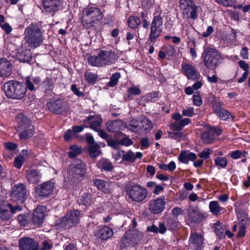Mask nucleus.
Instances as JSON below:
<instances>
[{
    "instance_id": "55",
    "label": "nucleus",
    "mask_w": 250,
    "mask_h": 250,
    "mask_svg": "<svg viewBox=\"0 0 250 250\" xmlns=\"http://www.w3.org/2000/svg\"><path fill=\"white\" fill-rule=\"evenodd\" d=\"M162 49L165 50L166 54L168 56L172 57L175 53V49L173 46L170 45H165L162 47Z\"/></svg>"
},
{
    "instance_id": "53",
    "label": "nucleus",
    "mask_w": 250,
    "mask_h": 250,
    "mask_svg": "<svg viewBox=\"0 0 250 250\" xmlns=\"http://www.w3.org/2000/svg\"><path fill=\"white\" fill-rule=\"evenodd\" d=\"M179 222L177 218L169 219L167 222V228L172 230H176L178 226Z\"/></svg>"
},
{
    "instance_id": "61",
    "label": "nucleus",
    "mask_w": 250,
    "mask_h": 250,
    "mask_svg": "<svg viewBox=\"0 0 250 250\" xmlns=\"http://www.w3.org/2000/svg\"><path fill=\"white\" fill-rule=\"evenodd\" d=\"M211 150L209 148L204 149L199 154V157L201 158L207 159L210 157Z\"/></svg>"
},
{
    "instance_id": "8",
    "label": "nucleus",
    "mask_w": 250,
    "mask_h": 250,
    "mask_svg": "<svg viewBox=\"0 0 250 250\" xmlns=\"http://www.w3.org/2000/svg\"><path fill=\"white\" fill-rule=\"evenodd\" d=\"M102 14L99 8L91 6L85 10L82 22L85 27L89 28L93 26L94 23L102 19Z\"/></svg>"
},
{
    "instance_id": "36",
    "label": "nucleus",
    "mask_w": 250,
    "mask_h": 250,
    "mask_svg": "<svg viewBox=\"0 0 250 250\" xmlns=\"http://www.w3.org/2000/svg\"><path fill=\"white\" fill-rule=\"evenodd\" d=\"M88 151L89 155L91 158H96L101 153L100 147L97 144L89 145Z\"/></svg>"
},
{
    "instance_id": "37",
    "label": "nucleus",
    "mask_w": 250,
    "mask_h": 250,
    "mask_svg": "<svg viewBox=\"0 0 250 250\" xmlns=\"http://www.w3.org/2000/svg\"><path fill=\"white\" fill-rule=\"evenodd\" d=\"M121 123L118 121H111L106 124V129L109 132H116L121 129Z\"/></svg>"
},
{
    "instance_id": "41",
    "label": "nucleus",
    "mask_w": 250,
    "mask_h": 250,
    "mask_svg": "<svg viewBox=\"0 0 250 250\" xmlns=\"http://www.w3.org/2000/svg\"><path fill=\"white\" fill-rule=\"evenodd\" d=\"M163 18L160 14L154 16L153 18L152 21L151 23V27L162 29V26L163 25Z\"/></svg>"
},
{
    "instance_id": "38",
    "label": "nucleus",
    "mask_w": 250,
    "mask_h": 250,
    "mask_svg": "<svg viewBox=\"0 0 250 250\" xmlns=\"http://www.w3.org/2000/svg\"><path fill=\"white\" fill-rule=\"evenodd\" d=\"M209 208L210 211L215 215L219 214L223 209V208L219 206V203L216 201H212L209 203Z\"/></svg>"
},
{
    "instance_id": "54",
    "label": "nucleus",
    "mask_w": 250,
    "mask_h": 250,
    "mask_svg": "<svg viewBox=\"0 0 250 250\" xmlns=\"http://www.w3.org/2000/svg\"><path fill=\"white\" fill-rule=\"evenodd\" d=\"M25 161V158L23 156L20 154L17 156L14 160V166L17 168L20 169L22 166Z\"/></svg>"
},
{
    "instance_id": "4",
    "label": "nucleus",
    "mask_w": 250,
    "mask_h": 250,
    "mask_svg": "<svg viewBox=\"0 0 250 250\" xmlns=\"http://www.w3.org/2000/svg\"><path fill=\"white\" fill-rule=\"evenodd\" d=\"M179 8L183 19L195 20L198 18L199 7L194 0H179Z\"/></svg>"
},
{
    "instance_id": "48",
    "label": "nucleus",
    "mask_w": 250,
    "mask_h": 250,
    "mask_svg": "<svg viewBox=\"0 0 250 250\" xmlns=\"http://www.w3.org/2000/svg\"><path fill=\"white\" fill-rule=\"evenodd\" d=\"M84 78L88 83L93 84L96 83L98 76L94 73L86 71L84 74Z\"/></svg>"
},
{
    "instance_id": "22",
    "label": "nucleus",
    "mask_w": 250,
    "mask_h": 250,
    "mask_svg": "<svg viewBox=\"0 0 250 250\" xmlns=\"http://www.w3.org/2000/svg\"><path fill=\"white\" fill-rule=\"evenodd\" d=\"M54 183L50 181L44 182L40 185L37 193L40 196L46 197L52 192Z\"/></svg>"
},
{
    "instance_id": "45",
    "label": "nucleus",
    "mask_w": 250,
    "mask_h": 250,
    "mask_svg": "<svg viewBox=\"0 0 250 250\" xmlns=\"http://www.w3.org/2000/svg\"><path fill=\"white\" fill-rule=\"evenodd\" d=\"M162 29H159L150 27V34L149 36L148 40L153 43L155 42L157 39L159 37Z\"/></svg>"
},
{
    "instance_id": "1",
    "label": "nucleus",
    "mask_w": 250,
    "mask_h": 250,
    "mask_svg": "<svg viewBox=\"0 0 250 250\" xmlns=\"http://www.w3.org/2000/svg\"><path fill=\"white\" fill-rule=\"evenodd\" d=\"M24 36L25 42L31 48L39 47L43 40L42 30L36 23H31L25 28Z\"/></svg>"
},
{
    "instance_id": "50",
    "label": "nucleus",
    "mask_w": 250,
    "mask_h": 250,
    "mask_svg": "<svg viewBox=\"0 0 250 250\" xmlns=\"http://www.w3.org/2000/svg\"><path fill=\"white\" fill-rule=\"evenodd\" d=\"M220 119L223 121L232 120L233 117L228 110L224 109L218 115Z\"/></svg>"
},
{
    "instance_id": "57",
    "label": "nucleus",
    "mask_w": 250,
    "mask_h": 250,
    "mask_svg": "<svg viewBox=\"0 0 250 250\" xmlns=\"http://www.w3.org/2000/svg\"><path fill=\"white\" fill-rule=\"evenodd\" d=\"M141 93V89L136 86H132L127 90L128 97H130L132 95H139Z\"/></svg>"
},
{
    "instance_id": "21",
    "label": "nucleus",
    "mask_w": 250,
    "mask_h": 250,
    "mask_svg": "<svg viewBox=\"0 0 250 250\" xmlns=\"http://www.w3.org/2000/svg\"><path fill=\"white\" fill-rule=\"evenodd\" d=\"M42 177L41 172L36 169H29L26 170V178L30 184H37L40 182Z\"/></svg>"
},
{
    "instance_id": "17",
    "label": "nucleus",
    "mask_w": 250,
    "mask_h": 250,
    "mask_svg": "<svg viewBox=\"0 0 250 250\" xmlns=\"http://www.w3.org/2000/svg\"><path fill=\"white\" fill-rule=\"evenodd\" d=\"M20 250H40L39 243L29 237H23L19 241Z\"/></svg>"
},
{
    "instance_id": "15",
    "label": "nucleus",
    "mask_w": 250,
    "mask_h": 250,
    "mask_svg": "<svg viewBox=\"0 0 250 250\" xmlns=\"http://www.w3.org/2000/svg\"><path fill=\"white\" fill-rule=\"evenodd\" d=\"M21 210V208L19 206L13 207L11 204H7L0 211V219L2 221H9L14 213Z\"/></svg>"
},
{
    "instance_id": "28",
    "label": "nucleus",
    "mask_w": 250,
    "mask_h": 250,
    "mask_svg": "<svg viewBox=\"0 0 250 250\" xmlns=\"http://www.w3.org/2000/svg\"><path fill=\"white\" fill-rule=\"evenodd\" d=\"M94 184L97 188L103 192L104 193L111 192V188L110 184L108 182L100 179H96L94 180Z\"/></svg>"
},
{
    "instance_id": "60",
    "label": "nucleus",
    "mask_w": 250,
    "mask_h": 250,
    "mask_svg": "<svg viewBox=\"0 0 250 250\" xmlns=\"http://www.w3.org/2000/svg\"><path fill=\"white\" fill-rule=\"evenodd\" d=\"M120 144L125 146H129L133 144V142L129 138V137L125 136L120 141Z\"/></svg>"
},
{
    "instance_id": "13",
    "label": "nucleus",
    "mask_w": 250,
    "mask_h": 250,
    "mask_svg": "<svg viewBox=\"0 0 250 250\" xmlns=\"http://www.w3.org/2000/svg\"><path fill=\"white\" fill-rule=\"evenodd\" d=\"M166 204L165 197H159L150 202L148 208L151 213L159 214L164 210Z\"/></svg>"
},
{
    "instance_id": "6",
    "label": "nucleus",
    "mask_w": 250,
    "mask_h": 250,
    "mask_svg": "<svg viewBox=\"0 0 250 250\" xmlns=\"http://www.w3.org/2000/svg\"><path fill=\"white\" fill-rule=\"evenodd\" d=\"M126 194L132 202L141 203L145 201L148 196L146 188L138 184L130 185L126 188Z\"/></svg>"
},
{
    "instance_id": "40",
    "label": "nucleus",
    "mask_w": 250,
    "mask_h": 250,
    "mask_svg": "<svg viewBox=\"0 0 250 250\" xmlns=\"http://www.w3.org/2000/svg\"><path fill=\"white\" fill-rule=\"evenodd\" d=\"M128 26L133 29H136L141 24V20L137 16H130L127 20Z\"/></svg>"
},
{
    "instance_id": "18",
    "label": "nucleus",
    "mask_w": 250,
    "mask_h": 250,
    "mask_svg": "<svg viewBox=\"0 0 250 250\" xmlns=\"http://www.w3.org/2000/svg\"><path fill=\"white\" fill-rule=\"evenodd\" d=\"M100 52L103 66L115 63L119 57L114 51L111 50H101Z\"/></svg>"
},
{
    "instance_id": "23",
    "label": "nucleus",
    "mask_w": 250,
    "mask_h": 250,
    "mask_svg": "<svg viewBox=\"0 0 250 250\" xmlns=\"http://www.w3.org/2000/svg\"><path fill=\"white\" fill-rule=\"evenodd\" d=\"M45 208L42 206H39L35 209L33 213L32 222L34 226H38L43 221Z\"/></svg>"
},
{
    "instance_id": "30",
    "label": "nucleus",
    "mask_w": 250,
    "mask_h": 250,
    "mask_svg": "<svg viewBox=\"0 0 250 250\" xmlns=\"http://www.w3.org/2000/svg\"><path fill=\"white\" fill-rule=\"evenodd\" d=\"M142 157L143 154L140 152L134 153L132 151L129 150L123 154L122 160L128 163H133L137 159H142Z\"/></svg>"
},
{
    "instance_id": "58",
    "label": "nucleus",
    "mask_w": 250,
    "mask_h": 250,
    "mask_svg": "<svg viewBox=\"0 0 250 250\" xmlns=\"http://www.w3.org/2000/svg\"><path fill=\"white\" fill-rule=\"evenodd\" d=\"M193 102L194 105L200 106L202 104V100L199 92H196L192 97Z\"/></svg>"
},
{
    "instance_id": "29",
    "label": "nucleus",
    "mask_w": 250,
    "mask_h": 250,
    "mask_svg": "<svg viewBox=\"0 0 250 250\" xmlns=\"http://www.w3.org/2000/svg\"><path fill=\"white\" fill-rule=\"evenodd\" d=\"M196 158V154L189 150L181 151L178 157L179 161L186 164H188L189 161H194Z\"/></svg>"
},
{
    "instance_id": "2",
    "label": "nucleus",
    "mask_w": 250,
    "mask_h": 250,
    "mask_svg": "<svg viewBox=\"0 0 250 250\" xmlns=\"http://www.w3.org/2000/svg\"><path fill=\"white\" fill-rule=\"evenodd\" d=\"M201 58L204 66L210 70H215L223 60V58L218 51L210 47L204 49Z\"/></svg>"
},
{
    "instance_id": "56",
    "label": "nucleus",
    "mask_w": 250,
    "mask_h": 250,
    "mask_svg": "<svg viewBox=\"0 0 250 250\" xmlns=\"http://www.w3.org/2000/svg\"><path fill=\"white\" fill-rule=\"evenodd\" d=\"M168 136L171 139L180 141L184 138V134L181 131H176L173 132H169Z\"/></svg>"
},
{
    "instance_id": "26",
    "label": "nucleus",
    "mask_w": 250,
    "mask_h": 250,
    "mask_svg": "<svg viewBox=\"0 0 250 250\" xmlns=\"http://www.w3.org/2000/svg\"><path fill=\"white\" fill-rule=\"evenodd\" d=\"M12 74V64L5 59L0 60V77L7 78Z\"/></svg>"
},
{
    "instance_id": "34",
    "label": "nucleus",
    "mask_w": 250,
    "mask_h": 250,
    "mask_svg": "<svg viewBox=\"0 0 250 250\" xmlns=\"http://www.w3.org/2000/svg\"><path fill=\"white\" fill-rule=\"evenodd\" d=\"M88 62L89 64L93 66L103 67V62L101 52L99 51L98 56H90L88 58Z\"/></svg>"
},
{
    "instance_id": "42",
    "label": "nucleus",
    "mask_w": 250,
    "mask_h": 250,
    "mask_svg": "<svg viewBox=\"0 0 250 250\" xmlns=\"http://www.w3.org/2000/svg\"><path fill=\"white\" fill-rule=\"evenodd\" d=\"M236 215L239 221L242 225H249L250 224V218L247 213L240 211L237 212Z\"/></svg>"
},
{
    "instance_id": "12",
    "label": "nucleus",
    "mask_w": 250,
    "mask_h": 250,
    "mask_svg": "<svg viewBox=\"0 0 250 250\" xmlns=\"http://www.w3.org/2000/svg\"><path fill=\"white\" fill-rule=\"evenodd\" d=\"M12 199L18 203H23L26 197L25 187L23 184H18L15 185L11 193Z\"/></svg>"
},
{
    "instance_id": "25",
    "label": "nucleus",
    "mask_w": 250,
    "mask_h": 250,
    "mask_svg": "<svg viewBox=\"0 0 250 250\" xmlns=\"http://www.w3.org/2000/svg\"><path fill=\"white\" fill-rule=\"evenodd\" d=\"M102 122V118L98 116H89L83 121L84 123L90 125V127L95 131H99Z\"/></svg>"
},
{
    "instance_id": "32",
    "label": "nucleus",
    "mask_w": 250,
    "mask_h": 250,
    "mask_svg": "<svg viewBox=\"0 0 250 250\" xmlns=\"http://www.w3.org/2000/svg\"><path fill=\"white\" fill-rule=\"evenodd\" d=\"M94 198L90 193H84L80 196L78 199L80 204L84 205L86 207L90 206L94 202Z\"/></svg>"
},
{
    "instance_id": "47",
    "label": "nucleus",
    "mask_w": 250,
    "mask_h": 250,
    "mask_svg": "<svg viewBox=\"0 0 250 250\" xmlns=\"http://www.w3.org/2000/svg\"><path fill=\"white\" fill-rule=\"evenodd\" d=\"M128 128L133 132L140 133V121L133 120H130L129 122Z\"/></svg>"
},
{
    "instance_id": "9",
    "label": "nucleus",
    "mask_w": 250,
    "mask_h": 250,
    "mask_svg": "<svg viewBox=\"0 0 250 250\" xmlns=\"http://www.w3.org/2000/svg\"><path fill=\"white\" fill-rule=\"evenodd\" d=\"M66 5L63 0H42V12L54 16L57 12L65 8Z\"/></svg>"
},
{
    "instance_id": "62",
    "label": "nucleus",
    "mask_w": 250,
    "mask_h": 250,
    "mask_svg": "<svg viewBox=\"0 0 250 250\" xmlns=\"http://www.w3.org/2000/svg\"><path fill=\"white\" fill-rule=\"evenodd\" d=\"M17 219L21 226H25L28 223V216L25 214L19 215Z\"/></svg>"
},
{
    "instance_id": "49",
    "label": "nucleus",
    "mask_w": 250,
    "mask_h": 250,
    "mask_svg": "<svg viewBox=\"0 0 250 250\" xmlns=\"http://www.w3.org/2000/svg\"><path fill=\"white\" fill-rule=\"evenodd\" d=\"M82 152V149L81 147L76 145L72 146L70 147L68 155L71 158H75L80 154Z\"/></svg>"
},
{
    "instance_id": "63",
    "label": "nucleus",
    "mask_w": 250,
    "mask_h": 250,
    "mask_svg": "<svg viewBox=\"0 0 250 250\" xmlns=\"http://www.w3.org/2000/svg\"><path fill=\"white\" fill-rule=\"evenodd\" d=\"M190 122V120L189 118L181 119L179 121L178 124L175 125L176 127L179 129H181L184 126L188 125Z\"/></svg>"
},
{
    "instance_id": "44",
    "label": "nucleus",
    "mask_w": 250,
    "mask_h": 250,
    "mask_svg": "<svg viewBox=\"0 0 250 250\" xmlns=\"http://www.w3.org/2000/svg\"><path fill=\"white\" fill-rule=\"evenodd\" d=\"M100 168L106 171H110L113 169L112 163L108 160L103 159L99 162Z\"/></svg>"
},
{
    "instance_id": "10",
    "label": "nucleus",
    "mask_w": 250,
    "mask_h": 250,
    "mask_svg": "<svg viewBox=\"0 0 250 250\" xmlns=\"http://www.w3.org/2000/svg\"><path fill=\"white\" fill-rule=\"evenodd\" d=\"M82 215L77 209L70 210L67 212L60 221V225L65 229L72 227L79 223Z\"/></svg>"
},
{
    "instance_id": "24",
    "label": "nucleus",
    "mask_w": 250,
    "mask_h": 250,
    "mask_svg": "<svg viewBox=\"0 0 250 250\" xmlns=\"http://www.w3.org/2000/svg\"><path fill=\"white\" fill-rule=\"evenodd\" d=\"M113 235V230L106 226H100L95 233V236L102 240H107Z\"/></svg>"
},
{
    "instance_id": "11",
    "label": "nucleus",
    "mask_w": 250,
    "mask_h": 250,
    "mask_svg": "<svg viewBox=\"0 0 250 250\" xmlns=\"http://www.w3.org/2000/svg\"><path fill=\"white\" fill-rule=\"evenodd\" d=\"M181 72L188 79L196 81L202 78L199 72L196 69L195 67L189 63L182 62Z\"/></svg>"
},
{
    "instance_id": "64",
    "label": "nucleus",
    "mask_w": 250,
    "mask_h": 250,
    "mask_svg": "<svg viewBox=\"0 0 250 250\" xmlns=\"http://www.w3.org/2000/svg\"><path fill=\"white\" fill-rule=\"evenodd\" d=\"M214 112L218 115L225 108L222 107V104L219 102L215 103L213 105Z\"/></svg>"
},
{
    "instance_id": "7",
    "label": "nucleus",
    "mask_w": 250,
    "mask_h": 250,
    "mask_svg": "<svg viewBox=\"0 0 250 250\" xmlns=\"http://www.w3.org/2000/svg\"><path fill=\"white\" fill-rule=\"evenodd\" d=\"M16 119L19 123L21 131L19 134L21 140H25L32 136L34 133V127L30 120L22 114H18Z\"/></svg>"
},
{
    "instance_id": "59",
    "label": "nucleus",
    "mask_w": 250,
    "mask_h": 250,
    "mask_svg": "<svg viewBox=\"0 0 250 250\" xmlns=\"http://www.w3.org/2000/svg\"><path fill=\"white\" fill-rule=\"evenodd\" d=\"M154 1L155 0H142V6L144 9L149 10L153 7Z\"/></svg>"
},
{
    "instance_id": "27",
    "label": "nucleus",
    "mask_w": 250,
    "mask_h": 250,
    "mask_svg": "<svg viewBox=\"0 0 250 250\" xmlns=\"http://www.w3.org/2000/svg\"><path fill=\"white\" fill-rule=\"evenodd\" d=\"M41 83V79L40 77H26L25 79L26 89L30 91H35L38 89Z\"/></svg>"
},
{
    "instance_id": "19",
    "label": "nucleus",
    "mask_w": 250,
    "mask_h": 250,
    "mask_svg": "<svg viewBox=\"0 0 250 250\" xmlns=\"http://www.w3.org/2000/svg\"><path fill=\"white\" fill-rule=\"evenodd\" d=\"M187 220L189 223H199L204 219L203 215L195 208H189L187 210Z\"/></svg>"
},
{
    "instance_id": "16",
    "label": "nucleus",
    "mask_w": 250,
    "mask_h": 250,
    "mask_svg": "<svg viewBox=\"0 0 250 250\" xmlns=\"http://www.w3.org/2000/svg\"><path fill=\"white\" fill-rule=\"evenodd\" d=\"M189 244L196 250H201L203 247V235L200 233L191 231L189 238Z\"/></svg>"
},
{
    "instance_id": "20",
    "label": "nucleus",
    "mask_w": 250,
    "mask_h": 250,
    "mask_svg": "<svg viewBox=\"0 0 250 250\" xmlns=\"http://www.w3.org/2000/svg\"><path fill=\"white\" fill-rule=\"evenodd\" d=\"M138 238L137 232L134 229H129L125 232L122 237L121 246L122 248L127 247L131 244L136 242Z\"/></svg>"
},
{
    "instance_id": "43",
    "label": "nucleus",
    "mask_w": 250,
    "mask_h": 250,
    "mask_svg": "<svg viewBox=\"0 0 250 250\" xmlns=\"http://www.w3.org/2000/svg\"><path fill=\"white\" fill-rule=\"evenodd\" d=\"M226 229V227L225 225L218 223L215 225L214 231L216 234L220 239H222L225 237V232Z\"/></svg>"
},
{
    "instance_id": "3",
    "label": "nucleus",
    "mask_w": 250,
    "mask_h": 250,
    "mask_svg": "<svg viewBox=\"0 0 250 250\" xmlns=\"http://www.w3.org/2000/svg\"><path fill=\"white\" fill-rule=\"evenodd\" d=\"M3 88L7 97L12 99H21L26 93L24 85L17 81H9L3 84Z\"/></svg>"
},
{
    "instance_id": "39",
    "label": "nucleus",
    "mask_w": 250,
    "mask_h": 250,
    "mask_svg": "<svg viewBox=\"0 0 250 250\" xmlns=\"http://www.w3.org/2000/svg\"><path fill=\"white\" fill-rule=\"evenodd\" d=\"M215 166L219 168H226L228 165V161L225 157H217L214 159Z\"/></svg>"
},
{
    "instance_id": "31",
    "label": "nucleus",
    "mask_w": 250,
    "mask_h": 250,
    "mask_svg": "<svg viewBox=\"0 0 250 250\" xmlns=\"http://www.w3.org/2000/svg\"><path fill=\"white\" fill-rule=\"evenodd\" d=\"M140 133H147L153 128L151 122L146 117H144L140 121Z\"/></svg>"
},
{
    "instance_id": "51",
    "label": "nucleus",
    "mask_w": 250,
    "mask_h": 250,
    "mask_svg": "<svg viewBox=\"0 0 250 250\" xmlns=\"http://www.w3.org/2000/svg\"><path fill=\"white\" fill-rule=\"evenodd\" d=\"M121 77V74L119 72H116L112 75L110 81L108 83L109 87H114L117 84L119 79Z\"/></svg>"
},
{
    "instance_id": "35",
    "label": "nucleus",
    "mask_w": 250,
    "mask_h": 250,
    "mask_svg": "<svg viewBox=\"0 0 250 250\" xmlns=\"http://www.w3.org/2000/svg\"><path fill=\"white\" fill-rule=\"evenodd\" d=\"M41 86L42 88L44 90L46 93H47L48 91L53 90L54 87L53 79L51 78H46L41 83Z\"/></svg>"
},
{
    "instance_id": "33",
    "label": "nucleus",
    "mask_w": 250,
    "mask_h": 250,
    "mask_svg": "<svg viewBox=\"0 0 250 250\" xmlns=\"http://www.w3.org/2000/svg\"><path fill=\"white\" fill-rule=\"evenodd\" d=\"M201 138L205 143L211 144L215 139V131L209 130L204 131L201 135Z\"/></svg>"
},
{
    "instance_id": "14",
    "label": "nucleus",
    "mask_w": 250,
    "mask_h": 250,
    "mask_svg": "<svg viewBox=\"0 0 250 250\" xmlns=\"http://www.w3.org/2000/svg\"><path fill=\"white\" fill-rule=\"evenodd\" d=\"M46 105L50 111L56 114H62L65 111L64 102L60 98L50 99L47 103Z\"/></svg>"
},
{
    "instance_id": "46",
    "label": "nucleus",
    "mask_w": 250,
    "mask_h": 250,
    "mask_svg": "<svg viewBox=\"0 0 250 250\" xmlns=\"http://www.w3.org/2000/svg\"><path fill=\"white\" fill-rule=\"evenodd\" d=\"M159 96V92L155 91L145 95L144 99L146 102H153L158 100Z\"/></svg>"
},
{
    "instance_id": "5",
    "label": "nucleus",
    "mask_w": 250,
    "mask_h": 250,
    "mask_svg": "<svg viewBox=\"0 0 250 250\" xmlns=\"http://www.w3.org/2000/svg\"><path fill=\"white\" fill-rule=\"evenodd\" d=\"M86 172L85 164L79 159L75 160L67 169V178L69 181L75 182L83 177Z\"/></svg>"
},
{
    "instance_id": "52",
    "label": "nucleus",
    "mask_w": 250,
    "mask_h": 250,
    "mask_svg": "<svg viewBox=\"0 0 250 250\" xmlns=\"http://www.w3.org/2000/svg\"><path fill=\"white\" fill-rule=\"evenodd\" d=\"M247 155L248 153L247 152L244 151L242 152L241 151L239 150H235L229 153L230 156L233 159H238L242 157L246 158Z\"/></svg>"
}]
</instances>
